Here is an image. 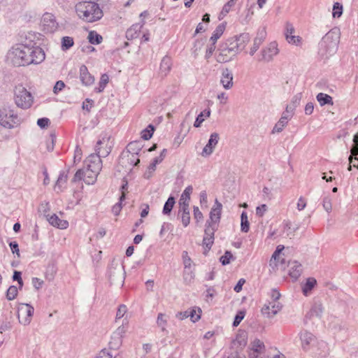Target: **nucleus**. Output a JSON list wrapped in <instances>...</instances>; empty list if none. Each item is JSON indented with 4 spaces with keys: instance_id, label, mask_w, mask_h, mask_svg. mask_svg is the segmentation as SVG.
Here are the masks:
<instances>
[{
    "instance_id": "de8ad7c7",
    "label": "nucleus",
    "mask_w": 358,
    "mask_h": 358,
    "mask_svg": "<svg viewBox=\"0 0 358 358\" xmlns=\"http://www.w3.org/2000/svg\"><path fill=\"white\" fill-rule=\"evenodd\" d=\"M267 210L266 204H262L256 208V215L259 217H262Z\"/></svg>"
},
{
    "instance_id": "7c9ffc66",
    "label": "nucleus",
    "mask_w": 358,
    "mask_h": 358,
    "mask_svg": "<svg viewBox=\"0 0 358 358\" xmlns=\"http://www.w3.org/2000/svg\"><path fill=\"white\" fill-rule=\"evenodd\" d=\"M74 45V41L72 37L64 36L62 39V49L66 51Z\"/></svg>"
},
{
    "instance_id": "37998d69",
    "label": "nucleus",
    "mask_w": 358,
    "mask_h": 358,
    "mask_svg": "<svg viewBox=\"0 0 358 358\" xmlns=\"http://www.w3.org/2000/svg\"><path fill=\"white\" fill-rule=\"evenodd\" d=\"M157 324L162 327V330H165L167 321L165 319V316L163 313H159L157 317Z\"/></svg>"
},
{
    "instance_id": "8fccbe9b",
    "label": "nucleus",
    "mask_w": 358,
    "mask_h": 358,
    "mask_svg": "<svg viewBox=\"0 0 358 358\" xmlns=\"http://www.w3.org/2000/svg\"><path fill=\"white\" fill-rule=\"evenodd\" d=\"M49 124H50V120L46 117L40 118L37 121V124L41 128H43V129L47 127Z\"/></svg>"
},
{
    "instance_id": "f3484780",
    "label": "nucleus",
    "mask_w": 358,
    "mask_h": 358,
    "mask_svg": "<svg viewBox=\"0 0 358 358\" xmlns=\"http://www.w3.org/2000/svg\"><path fill=\"white\" fill-rule=\"evenodd\" d=\"M142 25L136 24L129 28L126 32V37L128 40L138 38L141 36Z\"/></svg>"
},
{
    "instance_id": "5fc2aeb1",
    "label": "nucleus",
    "mask_w": 358,
    "mask_h": 358,
    "mask_svg": "<svg viewBox=\"0 0 358 358\" xmlns=\"http://www.w3.org/2000/svg\"><path fill=\"white\" fill-rule=\"evenodd\" d=\"M194 219L199 222L203 219L202 213L200 211L198 207L194 208Z\"/></svg>"
},
{
    "instance_id": "603ef678",
    "label": "nucleus",
    "mask_w": 358,
    "mask_h": 358,
    "mask_svg": "<svg viewBox=\"0 0 358 358\" xmlns=\"http://www.w3.org/2000/svg\"><path fill=\"white\" fill-rule=\"evenodd\" d=\"M95 51V48L90 44L83 45L82 46V52L90 54Z\"/></svg>"
},
{
    "instance_id": "b1692460",
    "label": "nucleus",
    "mask_w": 358,
    "mask_h": 358,
    "mask_svg": "<svg viewBox=\"0 0 358 358\" xmlns=\"http://www.w3.org/2000/svg\"><path fill=\"white\" fill-rule=\"evenodd\" d=\"M201 313H202V310L199 307H196V306L193 307L191 309L190 313L189 314V315L190 317V320L193 322H196L199 321L201 318Z\"/></svg>"
},
{
    "instance_id": "20e7f679",
    "label": "nucleus",
    "mask_w": 358,
    "mask_h": 358,
    "mask_svg": "<svg viewBox=\"0 0 358 358\" xmlns=\"http://www.w3.org/2000/svg\"><path fill=\"white\" fill-rule=\"evenodd\" d=\"M14 99L16 105L24 109L30 108L34 102L31 94L22 85L15 87Z\"/></svg>"
},
{
    "instance_id": "09e8293b",
    "label": "nucleus",
    "mask_w": 358,
    "mask_h": 358,
    "mask_svg": "<svg viewBox=\"0 0 358 358\" xmlns=\"http://www.w3.org/2000/svg\"><path fill=\"white\" fill-rule=\"evenodd\" d=\"M127 313V307L124 305H120L117 309L116 318H122Z\"/></svg>"
},
{
    "instance_id": "72a5a7b5",
    "label": "nucleus",
    "mask_w": 358,
    "mask_h": 358,
    "mask_svg": "<svg viewBox=\"0 0 358 358\" xmlns=\"http://www.w3.org/2000/svg\"><path fill=\"white\" fill-rule=\"evenodd\" d=\"M18 294V289L15 286H10L6 292V298L8 300L15 299Z\"/></svg>"
},
{
    "instance_id": "bb28decb",
    "label": "nucleus",
    "mask_w": 358,
    "mask_h": 358,
    "mask_svg": "<svg viewBox=\"0 0 358 358\" xmlns=\"http://www.w3.org/2000/svg\"><path fill=\"white\" fill-rule=\"evenodd\" d=\"M109 83V76L106 73L102 74L99 83L98 87L96 88V92H101L103 91L108 83Z\"/></svg>"
},
{
    "instance_id": "0eeeda50",
    "label": "nucleus",
    "mask_w": 358,
    "mask_h": 358,
    "mask_svg": "<svg viewBox=\"0 0 358 358\" xmlns=\"http://www.w3.org/2000/svg\"><path fill=\"white\" fill-rule=\"evenodd\" d=\"M34 314V308L29 304H20L17 309V316L20 322L24 324L29 323Z\"/></svg>"
},
{
    "instance_id": "69168bd1",
    "label": "nucleus",
    "mask_w": 358,
    "mask_h": 358,
    "mask_svg": "<svg viewBox=\"0 0 358 358\" xmlns=\"http://www.w3.org/2000/svg\"><path fill=\"white\" fill-rule=\"evenodd\" d=\"M204 30H205V28H204L203 25L201 23H199L196 27L195 33L199 34L201 31H203Z\"/></svg>"
},
{
    "instance_id": "c756f323",
    "label": "nucleus",
    "mask_w": 358,
    "mask_h": 358,
    "mask_svg": "<svg viewBox=\"0 0 358 358\" xmlns=\"http://www.w3.org/2000/svg\"><path fill=\"white\" fill-rule=\"evenodd\" d=\"M301 340L303 343V347L304 349L308 348V345H310L312 343L315 342V338L313 336L308 333H304L301 335Z\"/></svg>"
},
{
    "instance_id": "7ed1b4c3",
    "label": "nucleus",
    "mask_w": 358,
    "mask_h": 358,
    "mask_svg": "<svg viewBox=\"0 0 358 358\" xmlns=\"http://www.w3.org/2000/svg\"><path fill=\"white\" fill-rule=\"evenodd\" d=\"M76 12L81 20L87 22H94L103 17V11L99 4L94 1H82L76 6Z\"/></svg>"
},
{
    "instance_id": "9b49d317",
    "label": "nucleus",
    "mask_w": 358,
    "mask_h": 358,
    "mask_svg": "<svg viewBox=\"0 0 358 358\" xmlns=\"http://www.w3.org/2000/svg\"><path fill=\"white\" fill-rule=\"evenodd\" d=\"M294 29L291 24L287 23L285 28V37L289 43L300 45L302 43V38L299 36H294Z\"/></svg>"
},
{
    "instance_id": "39448f33",
    "label": "nucleus",
    "mask_w": 358,
    "mask_h": 358,
    "mask_svg": "<svg viewBox=\"0 0 358 358\" xmlns=\"http://www.w3.org/2000/svg\"><path fill=\"white\" fill-rule=\"evenodd\" d=\"M18 123V117L11 106H3L0 108V124L5 128H13Z\"/></svg>"
},
{
    "instance_id": "2eb2a0df",
    "label": "nucleus",
    "mask_w": 358,
    "mask_h": 358,
    "mask_svg": "<svg viewBox=\"0 0 358 358\" xmlns=\"http://www.w3.org/2000/svg\"><path fill=\"white\" fill-rule=\"evenodd\" d=\"M48 220L52 226L61 229H66L69 227L68 221L60 219L56 214L49 216Z\"/></svg>"
},
{
    "instance_id": "c9c22d12",
    "label": "nucleus",
    "mask_w": 358,
    "mask_h": 358,
    "mask_svg": "<svg viewBox=\"0 0 358 358\" xmlns=\"http://www.w3.org/2000/svg\"><path fill=\"white\" fill-rule=\"evenodd\" d=\"M343 13V6L340 3H335L333 6L332 15L334 18L340 17Z\"/></svg>"
},
{
    "instance_id": "0e129e2a",
    "label": "nucleus",
    "mask_w": 358,
    "mask_h": 358,
    "mask_svg": "<svg viewBox=\"0 0 358 358\" xmlns=\"http://www.w3.org/2000/svg\"><path fill=\"white\" fill-rule=\"evenodd\" d=\"M271 296L275 301H277L280 298V294L277 290H273L271 292Z\"/></svg>"
},
{
    "instance_id": "cd10ccee",
    "label": "nucleus",
    "mask_w": 358,
    "mask_h": 358,
    "mask_svg": "<svg viewBox=\"0 0 358 358\" xmlns=\"http://www.w3.org/2000/svg\"><path fill=\"white\" fill-rule=\"evenodd\" d=\"M232 76L229 72L226 71L222 73L221 82L224 88H230L232 86Z\"/></svg>"
},
{
    "instance_id": "f704fd0d",
    "label": "nucleus",
    "mask_w": 358,
    "mask_h": 358,
    "mask_svg": "<svg viewBox=\"0 0 358 358\" xmlns=\"http://www.w3.org/2000/svg\"><path fill=\"white\" fill-rule=\"evenodd\" d=\"M353 160L357 162V164H353V166L358 169V146H354L351 150V155L349 157L350 164L353 163Z\"/></svg>"
},
{
    "instance_id": "ea45409f",
    "label": "nucleus",
    "mask_w": 358,
    "mask_h": 358,
    "mask_svg": "<svg viewBox=\"0 0 358 358\" xmlns=\"http://www.w3.org/2000/svg\"><path fill=\"white\" fill-rule=\"evenodd\" d=\"M220 207L213 208L210 213V220L213 222H217L220 219Z\"/></svg>"
},
{
    "instance_id": "6ab92c4d",
    "label": "nucleus",
    "mask_w": 358,
    "mask_h": 358,
    "mask_svg": "<svg viewBox=\"0 0 358 358\" xmlns=\"http://www.w3.org/2000/svg\"><path fill=\"white\" fill-rule=\"evenodd\" d=\"M225 29L226 23L222 22L218 24L210 37V41H212L213 43L215 44L217 41L222 36Z\"/></svg>"
},
{
    "instance_id": "a211bd4d",
    "label": "nucleus",
    "mask_w": 358,
    "mask_h": 358,
    "mask_svg": "<svg viewBox=\"0 0 358 358\" xmlns=\"http://www.w3.org/2000/svg\"><path fill=\"white\" fill-rule=\"evenodd\" d=\"M80 77L82 83L85 85H91L94 82V78L89 73L85 66H81Z\"/></svg>"
},
{
    "instance_id": "6e6d98bb",
    "label": "nucleus",
    "mask_w": 358,
    "mask_h": 358,
    "mask_svg": "<svg viewBox=\"0 0 358 358\" xmlns=\"http://www.w3.org/2000/svg\"><path fill=\"white\" fill-rule=\"evenodd\" d=\"M306 206V201L304 198L301 197L299 198L298 203H297V208L299 210H303Z\"/></svg>"
},
{
    "instance_id": "79ce46f5",
    "label": "nucleus",
    "mask_w": 358,
    "mask_h": 358,
    "mask_svg": "<svg viewBox=\"0 0 358 358\" xmlns=\"http://www.w3.org/2000/svg\"><path fill=\"white\" fill-rule=\"evenodd\" d=\"M245 315V310H240L237 313L233 325L234 327H237L239 325L241 322L243 320L244 317Z\"/></svg>"
},
{
    "instance_id": "49530a36",
    "label": "nucleus",
    "mask_w": 358,
    "mask_h": 358,
    "mask_svg": "<svg viewBox=\"0 0 358 358\" xmlns=\"http://www.w3.org/2000/svg\"><path fill=\"white\" fill-rule=\"evenodd\" d=\"M287 120L285 117H281L278 124L273 129V131H280L282 129V127H284L285 124H287Z\"/></svg>"
},
{
    "instance_id": "5701e85b",
    "label": "nucleus",
    "mask_w": 358,
    "mask_h": 358,
    "mask_svg": "<svg viewBox=\"0 0 358 358\" xmlns=\"http://www.w3.org/2000/svg\"><path fill=\"white\" fill-rule=\"evenodd\" d=\"M317 100L321 106H324L325 104H329L332 106L334 104L332 97L327 94L319 93L317 95Z\"/></svg>"
},
{
    "instance_id": "4be33fe9",
    "label": "nucleus",
    "mask_w": 358,
    "mask_h": 358,
    "mask_svg": "<svg viewBox=\"0 0 358 358\" xmlns=\"http://www.w3.org/2000/svg\"><path fill=\"white\" fill-rule=\"evenodd\" d=\"M317 281L313 278H309L307 279L306 284L303 285L302 290L305 296H308L313 287L316 285Z\"/></svg>"
},
{
    "instance_id": "bf43d9fd",
    "label": "nucleus",
    "mask_w": 358,
    "mask_h": 358,
    "mask_svg": "<svg viewBox=\"0 0 358 358\" xmlns=\"http://www.w3.org/2000/svg\"><path fill=\"white\" fill-rule=\"evenodd\" d=\"M32 282H33L34 286L37 289L41 288L43 283V280H41V279L37 278H33Z\"/></svg>"
},
{
    "instance_id": "2f4dec72",
    "label": "nucleus",
    "mask_w": 358,
    "mask_h": 358,
    "mask_svg": "<svg viewBox=\"0 0 358 358\" xmlns=\"http://www.w3.org/2000/svg\"><path fill=\"white\" fill-rule=\"evenodd\" d=\"M174 204V198L169 197L164 206L163 213L165 215H169L171 213V210L173 209Z\"/></svg>"
},
{
    "instance_id": "3c124183",
    "label": "nucleus",
    "mask_w": 358,
    "mask_h": 358,
    "mask_svg": "<svg viewBox=\"0 0 358 358\" xmlns=\"http://www.w3.org/2000/svg\"><path fill=\"white\" fill-rule=\"evenodd\" d=\"M13 278L14 280L17 281L20 288L23 286V281L21 277V272L15 271L14 272Z\"/></svg>"
},
{
    "instance_id": "052dcab7",
    "label": "nucleus",
    "mask_w": 358,
    "mask_h": 358,
    "mask_svg": "<svg viewBox=\"0 0 358 358\" xmlns=\"http://www.w3.org/2000/svg\"><path fill=\"white\" fill-rule=\"evenodd\" d=\"M313 110H314V107H313V103H308L306 104V106L305 107L306 114L310 115L313 112Z\"/></svg>"
},
{
    "instance_id": "a878e982",
    "label": "nucleus",
    "mask_w": 358,
    "mask_h": 358,
    "mask_svg": "<svg viewBox=\"0 0 358 358\" xmlns=\"http://www.w3.org/2000/svg\"><path fill=\"white\" fill-rule=\"evenodd\" d=\"M155 129L153 125L149 124L145 129L141 131V138L148 141L150 139L154 134Z\"/></svg>"
},
{
    "instance_id": "774afa93",
    "label": "nucleus",
    "mask_w": 358,
    "mask_h": 358,
    "mask_svg": "<svg viewBox=\"0 0 358 358\" xmlns=\"http://www.w3.org/2000/svg\"><path fill=\"white\" fill-rule=\"evenodd\" d=\"M143 239V236L141 235H136L134 238V243L135 244H138Z\"/></svg>"
},
{
    "instance_id": "dca6fc26",
    "label": "nucleus",
    "mask_w": 358,
    "mask_h": 358,
    "mask_svg": "<svg viewBox=\"0 0 358 358\" xmlns=\"http://www.w3.org/2000/svg\"><path fill=\"white\" fill-rule=\"evenodd\" d=\"M278 43L275 41L271 42L263 50V57L264 59L269 60L273 56L278 55Z\"/></svg>"
},
{
    "instance_id": "423d86ee",
    "label": "nucleus",
    "mask_w": 358,
    "mask_h": 358,
    "mask_svg": "<svg viewBox=\"0 0 358 358\" xmlns=\"http://www.w3.org/2000/svg\"><path fill=\"white\" fill-rule=\"evenodd\" d=\"M110 150L111 146L110 145V137L106 135L101 136L95 146V151L96 152L95 155L100 159L101 157L108 156L110 152Z\"/></svg>"
},
{
    "instance_id": "9d476101",
    "label": "nucleus",
    "mask_w": 358,
    "mask_h": 358,
    "mask_svg": "<svg viewBox=\"0 0 358 358\" xmlns=\"http://www.w3.org/2000/svg\"><path fill=\"white\" fill-rule=\"evenodd\" d=\"M43 29L46 33H52L57 29V23L54 16L50 13H45L42 17Z\"/></svg>"
},
{
    "instance_id": "a18cd8bd",
    "label": "nucleus",
    "mask_w": 358,
    "mask_h": 358,
    "mask_svg": "<svg viewBox=\"0 0 358 358\" xmlns=\"http://www.w3.org/2000/svg\"><path fill=\"white\" fill-rule=\"evenodd\" d=\"M190 222V216L189 213L187 210L183 211L182 215V222L185 227H187Z\"/></svg>"
},
{
    "instance_id": "4d7b16f0",
    "label": "nucleus",
    "mask_w": 358,
    "mask_h": 358,
    "mask_svg": "<svg viewBox=\"0 0 358 358\" xmlns=\"http://www.w3.org/2000/svg\"><path fill=\"white\" fill-rule=\"evenodd\" d=\"M141 217H145L148 213H149V210H150V207H149V205L148 204H143L141 206Z\"/></svg>"
},
{
    "instance_id": "f03ea898",
    "label": "nucleus",
    "mask_w": 358,
    "mask_h": 358,
    "mask_svg": "<svg viewBox=\"0 0 358 358\" xmlns=\"http://www.w3.org/2000/svg\"><path fill=\"white\" fill-rule=\"evenodd\" d=\"M85 166L76 171L73 180H83L87 185H93L101 170V160L94 155H90L85 161Z\"/></svg>"
},
{
    "instance_id": "412c9836",
    "label": "nucleus",
    "mask_w": 358,
    "mask_h": 358,
    "mask_svg": "<svg viewBox=\"0 0 358 358\" xmlns=\"http://www.w3.org/2000/svg\"><path fill=\"white\" fill-rule=\"evenodd\" d=\"M280 310L279 303L277 301H274L273 303H269L268 306H265L262 309V312L264 314H266L270 316L271 315H275Z\"/></svg>"
},
{
    "instance_id": "e433bc0d",
    "label": "nucleus",
    "mask_w": 358,
    "mask_h": 358,
    "mask_svg": "<svg viewBox=\"0 0 358 358\" xmlns=\"http://www.w3.org/2000/svg\"><path fill=\"white\" fill-rule=\"evenodd\" d=\"M283 250H284V246L282 245H279L277 246L275 251L274 252V253L272 255V258L271 259V263L273 262V261H274V262H277L276 263H275V265L278 264V262L280 260V253Z\"/></svg>"
},
{
    "instance_id": "393cba45",
    "label": "nucleus",
    "mask_w": 358,
    "mask_h": 358,
    "mask_svg": "<svg viewBox=\"0 0 358 358\" xmlns=\"http://www.w3.org/2000/svg\"><path fill=\"white\" fill-rule=\"evenodd\" d=\"M88 40L91 44H100L102 42V36L94 31H91L88 34Z\"/></svg>"
},
{
    "instance_id": "a19ab883",
    "label": "nucleus",
    "mask_w": 358,
    "mask_h": 358,
    "mask_svg": "<svg viewBox=\"0 0 358 358\" xmlns=\"http://www.w3.org/2000/svg\"><path fill=\"white\" fill-rule=\"evenodd\" d=\"M232 258L233 255L231 252L226 251L225 253L220 257V262L223 265H227L230 263V261Z\"/></svg>"
},
{
    "instance_id": "473e14b6",
    "label": "nucleus",
    "mask_w": 358,
    "mask_h": 358,
    "mask_svg": "<svg viewBox=\"0 0 358 358\" xmlns=\"http://www.w3.org/2000/svg\"><path fill=\"white\" fill-rule=\"evenodd\" d=\"M250 229V224L248 222L247 213L243 212L241 214V230L244 232H248Z\"/></svg>"
},
{
    "instance_id": "58836bf2",
    "label": "nucleus",
    "mask_w": 358,
    "mask_h": 358,
    "mask_svg": "<svg viewBox=\"0 0 358 358\" xmlns=\"http://www.w3.org/2000/svg\"><path fill=\"white\" fill-rule=\"evenodd\" d=\"M292 269V271H289V275L294 279H297L301 273V266L300 264H296Z\"/></svg>"
},
{
    "instance_id": "4468645a",
    "label": "nucleus",
    "mask_w": 358,
    "mask_h": 358,
    "mask_svg": "<svg viewBox=\"0 0 358 358\" xmlns=\"http://www.w3.org/2000/svg\"><path fill=\"white\" fill-rule=\"evenodd\" d=\"M219 136L217 133H213L210 135L208 144L204 147L202 155L207 156L212 153L213 148L218 143Z\"/></svg>"
},
{
    "instance_id": "f8f14e48",
    "label": "nucleus",
    "mask_w": 358,
    "mask_h": 358,
    "mask_svg": "<svg viewBox=\"0 0 358 358\" xmlns=\"http://www.w3.org/2000/svg\"><path fill=\"white\" fill-rule=\"evenodd\" d=\"M214 243V229L208 226L205 229V235L203 239V245L205 250L208 251Z\"/></svg>"
},
{
    "instance_id": "c85d7f7f",
    "label": "nucleus",
    "mask_w": 358,
    "mask_h": 358,
    "mask_svg": "<svg viewBox=\"0 0 358 358\" xmlns=\"http://www.w3.org/2000/svg\"><path fill=\"white\" fill-rule=\"evenodd\" d=\"M210 110H204L202 111L196 117L194 126L195 127H199L201 124V123L205 120V118L208 117L210 116Z\"/></svg>"
},
{
    "instance_id": "338daca9",
    "label": "nucleus",
    "mask_w": 358,
    "mask_h": 358,
    "mask_svg": "<svg viewBox=\"0 0 358 358\" xmlns=\"http://www.w3.org/2000/svg\"><path fill=\"white\" fill-rule=\"evenodd\" d=\"M229 59L227 58H225L224 56H223V54L222 53H220L218 56H217V61L220 62H227Z\"/></svg>"
},
{
    "instance_id": "f257e3e1",
    "label": "nucleus",
    "mask_w": 358,
    "mask_h": 358,
    "mask_svg": "<svg viewBox=\"0 0 358 358\" xmlns=\"http://www.w3.org/2000/svg\"><path fill=\"white\" fill-rule=\"evenodd\" d=\"M7 57L14 66H24L41 63L45 58V54L39 47L17 44L9 50Z\"/></svg>"
},
{
    "instance_id": "680f3d73",
    "label": "nucleus",
    "mask_w": 358,
    "mask_h": 358,
    "mask_svg": "<svg viewBox=\"0 0 358 358\" xmlns=\"http://www.w3.org/2000/svg\"><path fill=\"white\" fill-rule=\"evenodd\" d=\"M244 283H245V280H243V279L239 280L237 285L234 287V290L236 292H239L242 289V286L243 285Z\"/></svg>"
},
{
    "instance_id": "ddd939ff",
    "label": "nucleus",
    "mask_w": 358,
    "mask_h": 358,
    "mask_svg": "<svg viewBox=\"0 0 358 358\" xmlns=\"http://www.w3.org/2000/svg\"><path fill=\"white\" fill-rule=\"evenodd\" d=\"M192 187L189 186L185 188V189L183 191L182 194H181L179 204L180 207L182 208L183 211L188 210V206L190 201V195L192 193Z\"/></svg>"
},
{
    "instance_id": "864d4df0",
    "label": "nucleus",
    "mask_w": 358,
    "mask_h": 358,
    "mask_svg": "<svg viewBox=\"0 0 358 358\" xmlns=\"http://www.w3.org/2000/svg\"><path fill=\"white\" fill-rule=\"evenodd\" d=\"M10 247L13 253H15L17 257H20V250L17 243L16 241L10 243Z\"/></svg>"
},
{
    "instance_id": "1a4fd4ad",
    "label": "nucleus",
    "mask_w": 358,
    "mask_h": 358,
    "mask_svg": "<svg viewBox=\"0 0 358 358\" xmlns=\"http://www.w3.org/2000/svg\"><path fill=\"white\" fill-rule=\"evenodd\" d=\"M265 347L261 341L256 339L251 343L248 352L250 358H262Z\"/></svg>"
},
{
    "instance_id": "e2e57ef3",
    "label": "nucleus",
    "mask_w": 358,
    "mask_h": 358,
    "mask_svg": "<svg viewBox=\"0 0 358 358\" xmlns=\"http://www.w3.org/2000/svg\"><path fill=\"white\" fill-rule=\"evenodd\" d=\"M139 38H141V43L146 42L150 39V34L148 32L141 33V36Z\"/></svg>"
},
{
    "instance_id": "c03bdc74",
    "label": "nucleus",
    "mask_w": 358,
    "mask_h": 358,
    "mask_svg": "<svg viewBox=\"0 0 358 358\" xmlns=\"http://www.w3.org/2000/svg\"><path fill=\"white\" fill-rule=\"evenodd\" d=\"M65 83L62 81L59 80L57 81L53 88V92L55 94H59L64 87H65Z\"/></svg>"
},
{
    "instance_id": "4c0bfd02",
    "label": "nucleus",
    "mask_w": 358,
    "mask_h": 358,
    "mask_svg": "<svg viewBox=\"0 0 358 358\" xmlns=\"http://www.w3.org/2000/svg\"><path fill=\"white\" fill-rule=\"evenodd\" d=\"M235 5V1L234 0H229L227 3L224 5L222 7V11L220 14L222 16H226L229 11L231 10V8Z\"/></svg>"
},
{
    "instance_id": "6e6552de",
    "label": "nucleus",
    "mask_w": 358,
    "mask_h": 358,
    "mask_svg": "<svg viewBox=\"0 0 358 358\" xmlns=\"http://www.w3.org/2000/svg\"><path fill=\"white\" fill-rule=\"evenodd\" d=\"M182 263L184 264L183 278L185 281L189 282L194 278V273L190 270L192 266V260L188 255L187 251H183L182 253Z\"/></svg>"
},
{
    "instance_id": "aec40b11",
    "label": "nucleus",
    "mask_w": 358,
    "mask_h": 358,
    "mask_svg": "<svg viewBox=\"0 0 358 358\" xmlns=\"http://www.w3.org/2000/svg\"><path fill=\"white\" fill-rule=\"evenodd\" d=\"M172 60L169 57H164L160 64V71L164 74L166 75L171 69Z\"/></svg>"
},
{
    "instance_id": "13d9d810",
    "label": "nucleus",
    "mask_w": 358,
    "mask_h": 358,
    "mask_svg": "<svg viewBox=\"0 0 358 358\" xmlns=\"http://www.w3.org/2000/svg\"><path fill=\"white\" fill-rule=\"evenodd\" d=\"M93 106V101L90 99H86L83 104V108L89 111Z\"/></svg>"
}]
</instances>
